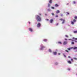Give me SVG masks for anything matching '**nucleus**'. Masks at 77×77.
<instances>
[{"instance_id": "f257e3e1", "label": "nucleus", "mask_w": 77, "mask_h": 77, "mask_svg": "<svg viewBox=\"0 0 77 77\" xmlns=\"http://www.w3.org/2000/svg\"><path fill=\"white\" fill-rule=\"evenodd\" d=\"M35 18L37 21L40 22L41 21V17L38 15H36L35 16Z\"/></svg>"}, {"instance_id": "f03ea898", "label": "nucleus", "mask_w": 77, "mask_h": 77, "mask_svg": "<svg viewBox=\"0 0 77 77\" xmlns=\"http://www.w3.org/2000/svg\"><path fill=\"white\" fill-rule=\"evenodd\" d=\"M60 21H63V22H62V24H64V23H65V20L64 19H63L61 18L60 19Z\"/></svg>"}, {"instance_id": "7ed1b4c3", "label": "nucleus", "mask_w": 77, "mask_h": 77, "mask_svg": "<svg viewBox=\"0 0 77 77\" xmlns=\"http://www.w3.org/2000/svg\"><path fill=\"white\" fill-rule=\"evenodd\" d=\"M37 27H40L41 26V24L39 23H37Z\"/></svg>"}, {"instance_id": "20e7f679", "label": "nucleus", "mask_w": 77, "mask_h": 77, "mask_svg": "<svg viewBox=\"0 0 77 77\" xmlns=\"http://www.w3.org/2000/svg\"><path fill=\"white\" fill-rule=\"evenodd\" d=\"M50 21L51 23H53V20L52 19H51Z\"/></svg>"}, {"instance_id": "39448f33", "label": "nucleus", "mask_w": 77, "mask_h": 77, "mask_svg": "<svg viewBox=\"0 0 77 77\" xmlns=\"http://www.w3.org/2000/svg\"><path fill=\"white\" fill-rule=\"evenodd\" d=\"M29 30L31 32H33V30H32V28H29Z\"/></svg>"}, {"instance_id": "423d86ee", "label": "nucleus", "mask_w": 77, "mask_h": 77, "mask_svg": "<svg viewBox=\"0 0 77 77\" xmlns=\"http://www.w3.org/2000/svg\"><path fill=\"white\" fill-rule=\"evenodd\" d=\"M53 53L54 55H56L57 54V52H53Z\"/></svg>"}, {"instance_id": "0eeeda50", "label": "nucleus", "mask_w": 77, "mask_h": 77, "mask_svg": "<svg viewBox=\"0 0 77 77\" xmlns=\"http://www.w3.org/2000/svg\"><path fill=\"white\" fill-rule=\"evenodd\" d=\"M67 44V42H64L63 43V45H65Z\"/></svg>"}, {"instance_id": "6e6552de", "label": "nucleus", "mask_w": 77, "mask_h": 77, "mask_svg": "<svg viewBox=\"0 0 77 77\" xmlns=\"http://www.w3.org/2000/svg\"><path fill=\"white\" fill-rule=\"evenodd\" d=\"M68 63H69V64H71V63H72L71 61H68Z\"/></svg>"}, {"instance_id": "1a4fd4ad", "label": "nucleus", "mask_w": 77, "mask_h": 77, "mask_svg": "<svg viewBox=\"0 0 77 77\" xmlns=\"http://www.w3.org/2000/svg\"><path fill=\"white\" fill-rule=\"evenodd\" d=\"M73 50H75L76 49H77V47H74L73 48H72Z\"/></svg>"}, {"instance_id": "9d476101", "label": "nucleus", "mask_w": 77, "mask_h": 77, "mask_svg": "<svg viewBox=\"0 0 77 77\" xmlns=\"http://www.w3.org/2000/svg\"><path fill=\"white\" fill-rule=\"evenodd\" d=\"M43 41H44V42H47V39H43Z\"/></svg>"}, {"instance_id": "9b49d317", "label": "nucleus", "mask_w": 77, "mask_h": 77, "mask_svg": "<svg viewBox=\"0 0 77 77\" xmlns=\"http://www.w3.org/2000/svg\"><path fill=\"white\" fill-rule=\"evenodd\" d=\"M55 7H58V6H59V5L57 4H55Z\"/></svg>"}, {"instance_id": "f8f14e48", "label": "nucleus", "mask_w": 77, "mask_h": 77, "mask_svg": "<svg viewBox=\"0 0 77 77\" xmlns=\"http://www.w3.org/2000/svg\"><path fill=\"white\" fill-rule=\"evenodd\" d=\"M71 24H72V25H74V22H72V21H71Z\"/></svg>"}, {"instance_id": "ddd939ff", "label": "nucleus", "mask_w": 77, "mask_h": 77, "mask_svg": "<svg viewBox=\"0 0 77 77\" xmlns=\"http://www.w3.org/2000/svg\"><path fill=\"white\" fill-rule=\"evenodd\" d=\"M49 3H52V0H49Z\"/></svg>"}, {"instance_id": "4468645a", "label": "nucleus", "mask_w": 77, "mask_h": 77, "mask_svg": "<svg viewBox=\"0 0 77 77\" xmlns=\"http://www.w3.org/2000/svg\"><path fill=\"white\" fill-rule=\"evenodd\" d=\"M60 13V11L59 10H57L56 11L57 14Z\"/></svg>"}, {"instance_id": "2eb2a0df", "label": "nucleus", "mask_w": 77, "mask_h": 77, "mask_svg": "<svg viewBox=\"0 0 77 77\" xmlns=\"http://www.w3.org/2000/svg\"><path fill=\"white\" fill-rule=\"evenodd\" d=\"M68 70L69 71H71L72 69H71L69 68L68 69Z\"/></svg>"}, {"instance_id": "dca6fc26", "label": "nucleus", "mask_w": 77, "mask_h": 77, "mask_svg": "<svg viewBox=\"0 0 77 77\" xmlns=\"http://www.w3.org/2000/svg\"><path fill=\"white\" fill-rule=\"evenodd\" d=\"M72 3H73V4H76V2H75L74 1H73Z\"/></svg>"}, {"instance_id": "f3484780", "label": "nucleus", "mask_w": 77, "mask_h": 77, "mask_svg": "<svg viewBox=\"0 0 77 77\" xmlns=\"http://www.w3.org/2000/svg\"><path fill=\"white\" fill-rule=\"evenodd\" d=\"M73 21L74 23H75V22H76V20L75 19H73Z\"/></svg>"}, {"instance_id": "a211bd4d", "label": "nucleus", "mask_w": 77, "mask_h": 77, "mask_svg": "<svg viewBox=\"0 0 77 77\" xmlns=\"http://www.w3.org/2000/svg\"><path fill=\"white\" fill-rule=\"evenodd\" d=\"M72 47L70 48H68V50H71V49H72Z\"/></svg>"}, {"instance_id": "6ab92c4d", "label": "nucleus", "mask_w": 77, "mask_h": 77, "mask_svg": "<svg viewBox=\"0 0 77 77\" xmlns=\"http://www.w3.org/2000/svg\"><path fill=\"white\" fill-rule=\"evenodd\" d=\"M73 33H77V30H76V31H74Z\"/></svg>"}, {"instance_id": "aec40b11", "label": "nucleus", "mask_w": 77, "mask_h": 77, "mask_svg": "<svg viewBox=\"0 0 77 77\" xmlns=\"http://www.w3.org/2000/svg\"><path fill=\"white\" fill-rule=\"evenodd\" d=\"M73 39L74 40L75 39V40H77V38H75L74 37H73Z\"/></svg>"}, {"instance_id": "412c9836", "label": "nucleus", "mask_w": 77, "mask_h": 77, "mask_svg": "<svg viewBox=\"0 0 77 77\" xmlns=\"http://www.w3.org/2000/svg\"><path fill=\"white\" fill-rule=\"evenodd\" d=\"M49 52H50V53H51V50L50 49H49Z\"/></svg>"}, {"instance_id": "4be33fe9", "label": "nucleus", "mask_w": 77, "mask_h": 77, "mask_svg": "<svg viewBox=\"0 0 77 77\" xmlns=\"http://www.w3.org/2000/svg\"><path fill=\"white\" fill-rule=\"evenodd\" d=\"M71 44L72 45L73 44H74V42H72Z\"/></svg>"}, {"instance_id": "5701e85b", "label": "nucleus", "mask_w": 77, "mask_h": 77, "mask_svg": "<svg viewBox=\"0 0 77 77\" xmlns=\"http://www.w3.org/2000/svg\"><path fill=\"white\" fill-rule=\"evenodd\" d=\"M71 61L73 62H74V60H73V59H71Z\"/></svg>"}, {"instance_id": "b1692460", "label": "nucleus", "mask_w": 77, "mask_h": 77, "mask_svg": "<svg viewBox=\"0 0 77 77\" xmlns=\"http://www.w3.org/2000/svg\"><path fill=\"white\" fill-rule=\"evenodd\" d=\"M58 44H62V42H58Z\"/></svg>"}, {"instance_id": "393cba45", "label": "nucleus", "mask_w": 77, "mask_h": 77, "mask_svg": "<svg viewBox=\"0 0 77 77\" xmlns=\"http://www.w3.org/2000/svg\"><path fill=\"white\" fill-rule=\"evenodd\" d=\"M75 19H77V16H75L74 17Z\"/></svg>"}, {"instance_id": "a878e982", "label": "nucleus", "mask_w": 77, "mask_h": 77, "mask_svg": "<svg viewBox=\"0 0 77 77\" xmlns=\"http://www.w3.org/2000/svg\"><path fill=\"white\" fill-rule=\"evenodd\" d=\"M63 55L65 57H66V55H65V54H63Z\"/></svg>"}, {"instance_id": "bb28decb", "label": "nucleus", "mask_w": 77, "mask_h": 77, "mask_svg": "<svg viewBox=\"0 0 77 77\" xmlns=\"http://www.w3.org/2000/svg\"><path fill=\"white\" fill-rule=\"evenodd\" d=\"M50 5L49 4H48V7H50Z\"/></svg>"}, {"instance_id": "cd10ccee", "label": "nucleus", "mask_w": 77, "mask_h": 77, "mask_svg": "<svg viewBox=\"0 0 77 77\" xmlns=\"http://www.w3.org/2000/svg\"><path fill=\"white\" fill-rule=\"evenodd\" d=\"M52 15H54V13H52Z\"/></svg>"}, {"instance_id": "c85d7f7f", "label": "nucleus", "mask_w": 77, "mask_h": 77, "mask_svg": "<svg viewBox=\"0 0 77 77\" xmlns=\"http://www.w3.org/2000/svg\"><path fill=\"white\" fill-rule=\"evenodd\" d=\"M48 11H50V9H48Z\"/></svg>"}, {"instance_id": "c756f323", "label": "nucleus", "mask_w": 77, "mask_h": 77, "mask_svg": "<svg viewBox=\"0 0 77 77\" xmlns=\"http://www.w3.org/2000/svg\"><path fill=\"white\" fill-rule=\"evenodd\" d=\"M57 64H58V63H55V65H57Z\"/></svg>"}, {"instance_id": "7c9ffc66", "label": "nucleus", "mask_w": 77, "mask_h": 77, "mask_svg": "<svg viewBox=\"0 0 77 77\" xmlns=\"http://www.w3.org/2000/svg\"><path fill=\"white\" fill-rule=\"evenodd\" d=\"M52 9H54V8L53 7H51Z\"/></svg>"}, {"instance_id": "2f4dec72", "label": "nucleus", "mask_w": 77, "mask_h": 77, "mask_svg": "<svg viewBox=\"0 0 77 77\" xmlns=\"http://www.w3.org/2000/svg\"><path fill=\"white\" fill-rule=\"evenodd\" d=\"M68 58H69V59L71 58V57H70V56H68Z\"/></svg>"}, {"instance_id": "473e14b6", "label": "nucleus", "mask_w": 77, "mask_h": 77, "mask_svg": "<svg viewBox=\"0 0 77 77\" xmlns=\"http://www.w3.org/2000/svg\"><path fill=\"white\" fill-rule=\"evenodd\" d=\"M65 36H66V38H67V37H68V35H65Z\"/></svg>"}, {"instance_id": "72a5a7b5", "label": "nucleus", "mask_w": 77, "mask_h": 77, "mask_svg": "<svg viewBox=\"0 0 77 77\" xmlns=\"http://www.w3.org/2000/svg\"><path fill=\"white\" fill-rule=\"evenodd\" d=\"M59 24V23H57L56 24V26H58V25Z\"/></svg>"}, {"instance_id": "f704fd0d", "label": "nucleus", "mask_w": 77, "mask_h": 77, "mask_svg": "<svg viewBox=\"0 0 77 77\" xmlns=\"http://www.w3.org/2000/svg\"><path fill=\"white\" fill-rule=\"evenodd\" d=\"M61 17H62V16H63V14H61Z\"/></svg>"}, {"instance_id": "c9c22d12", "label": "nucleus", "mask_w": 77, "mask_h": 77, "mask_svg": "<svg viewBox=\"0 0 77 77\" xmlns=\"http://www.w3.org/2000/svg\"><path fill=\"white\" fill-rule=\"evenodd\" d=\"M65 51H66V52H68V50H66Z\"/></svg>"}, {"instance_id": "e433bc0d", "label": "nucleus", "mask_w": 77, "mask_h": 77, "mask_svg": "<svg viewBox=\"0 0 77 77\" xmlns=\"http://www.w3.org/2000/svg\"><path fill=\"white\" fill-rule=\"evenodd\" d=\"M58 55H60V53H59L58 54Z\"/></svg>"}, {"instance_id": "4c0bfd02", "label": "nucleus", "mask_w": 77, "mask_h": 77, "mask_svg": "<svg viewBox=\"0 0 77 77\" xmlns=\"http://www.w3.org/2000/svg\"><path fill=\"white\" fill-rule=\"evenodd\" d=\"M75 42H77V41H74Z\"/></svg>"}, {"instance_id": "58836bf2", "label": "nucleus", "mask_w": 77, "mask_h": 77, "mask_svg": "<svg viewBox=\"0 0 77 77\" xmlns=\"http://www.w3.org/2000/svg\"><path fill=\"white\" fill-rule=\"evenodd\" d=\"M39 15L40 16H41V14L40 13V14H39Z\"/></svg>"}, {"instance_id": "ea45409f", "label": "nucleus", "mask_w": 77, "mask_h": 77, "mask_svg": "<svg viewBox=\"0 0 77 77\" xmlns=\"http://www.w3.org/2000/svg\"><path fill=\"white\" fill-rule=\"evenodd\" d=\"M56 17H58V16L56 15Z\"/></svg>"}, {"instance_id": "a19ab883", "label": "nucleus", "mask_w": 77, "mask_h": 77, "mask_svg": "<svg viewBox=\"0 0 77 77\" xmlns=\"http://www.w3.org/2000/svg\"><path fill=\"white\" fill-rule=\"evenodd\" d=\"M68 15H69V13H68Z\"/></svg>"}, {"instance_id": "79ce46f5", "label": "nucleus", "mask_w": 77, "mask_h": 77, "mask_svg": "<svg viewBox=\"0 0 77 77\" xmlns=\"http://www.w3.org/2000/svg\"><path fill=\"white\" fill-rule=\"evenodd\" d=\"M74 59H75L76 60V59H76V58H74Z\"/></svg>"}, {"instance_id": "37998d69", "label": "nucleus", "mask_w": 77, "mask_h": 77, "mask_svg": "<svg viewBox=\"0 0 77 77\" xmlns=\"http://www.w3.org/2000/svg\"><path fill=\"white\" fill-rule=\"evenodd\" d=\"M42 48H45V47H44V46H43Z\"/></svg>"}, {"instance_id": "c03bdc74", "label": "nucleus", "mask_w": 77, "mask_h": 77, "mask_svg": "<svg viewBox=\"0 0 77 77\" xmlns=\"http://www.w3.org/2000/svg\"><path fill=\"white\" fill-rule=\"evenodd\" d=\"M65 40L66 41V40H67V39H66H66H65Z\"/></svg>"}, {"instance_id": "a18cd8bd", "label": "nucleus", "mask_w": 77, "mask_h": 77, "mask_svg": "<svg viewBox=\"0 0 77 77\" xmlns=\"http://www.w3.org/2000/svg\"><path fill=\"white\" fill-rule=\"evenodd\" d=\"M29 24H30V22H29Z\"/></svg>"}, {"instance_id": "49530a36", "label": "nucleus", "mask_w": 77, "mask_h": 77, "mask_svg": "<svg viewBox=\"0 0 77 77\" xmlns=\"http://www.w3.org/2000/svg\"><path fill=\"white\" fill-rule=\"evenodd\" d=\"M72 41H74V40H72Z\"/></svg>"}, {"instance_id": "de8ad7c7", "label": "nucleus", "mask_w": 77, "mask_h": 77, "mask_svg": "<svg viewBox=\"0 0 77 77\" xmlns=\"http://www.w3.org/2000/svg\"><path fill=\"white\" fill-rule=\"evenodd\" d=\"M47 20L48 21V19H47Z\"/></svg>"}, {"instance_id": "09e8293b", "label": "nucleus", "mask_w": 77, "mask_h": 77, "mask_svg": "<svg viewBox=\"0 0 77 77\" xmlns=\"http://www.w3.org/2000/svg\"><path fill=\"white\" fill-rule=\"evenodd\" d=\"M41 50H42V48H41Z\"/></svg>"}]
</instances>
